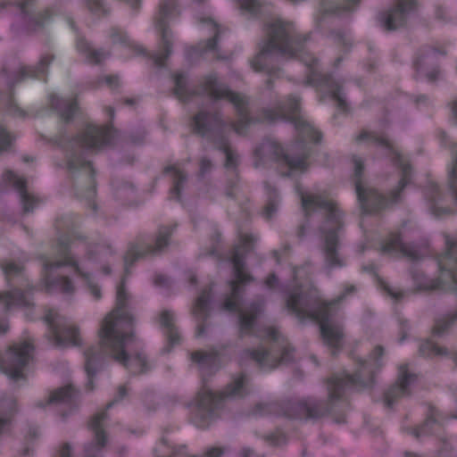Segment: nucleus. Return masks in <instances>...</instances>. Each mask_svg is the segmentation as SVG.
<instances>
[{
  "label": "nucleus",
  "instance_id": "2",
  "mask_svg": "<svg viewBox=\"0 0 457 457\" xmlns=\"http://www.w3.org/2000/svg\"><path fill=\"white\" fill-rule=\"evenodd\" d=\"M267 40L260 46L259 53L252 60V66L255 71H262L273 54H282L289 56H298L305 63L310 72L308 83L320 84L324 95L331 97L339 106H344L345 100L338 82L330 78H322L316 59L305 52L303 43L294 37V29L291 24L282 21H276L267 29Z\"/></svg>",
  "mask_w": 457,
  "mask_h": 457
},
{
  "label": "nucleus",
  "instance_id": "22",
  "mask_svg": "<svg viewBox=\"0 0 457 457\" xmlns=\"http://www.w3.org/2000/svg\"><path fill=\"white\" fill-rule=\"evenodd\" d=\"M0 303L4 304L7 309H12L29 304V298L19 291L12 290L1 294Z\"/></svg>",
  "mask_w": 457,
  "mask_h": 457
},
{
  "label": "nucleus",
  "instance_id": "18",
  "mask_svg": "<svg viewBox=\"0 0 457 457\" xmlns=\"http://www.w3.org/2000/svg\"><path fill=\"white\" fill-rule=\"evenodd\" d=\"M438 265L457 289V242L447 241V253L438 259Z\"/></svg>",
  "mask_w": 457,
  "mask_h": 457
},
{
  "label": "nucleus",
  "instance_id": "1",
  "mask_svg": "<svg viewBox=\"0 0 457 457\" xmlns=\"http://www.w3.org/2000/svg\"><path fill=\"white\" fill-rule=\"evenodd\" d=\"M126 298V290L124 285H121L117 288L116 309L101 324L98 332L100 345L86 353L85 369L89 378L96 371L95 365H100L107 352L133 372L142 373L148 370L146 358L140 352V342L129 333L133 318L125 309Z\"/></svg>",
  "mask_w": 457,
  "mask_h": 457
},
{
  "label": "nucleus",
  "instance_id": "8",
  "mask_svg": "<svg viewBox=\"0 0 457 457\" xmlns=\"http://www.w3.org/2000/svg\"><path fill=\"white\" fill-rule=\"evenodd\" d=\"M45 320L51 328V336L55 345L68 347L81 344L80 334L76 326L64 317L60 316L56 311H48L45 315Z\"/></svg>",
  "mask_w": 457,
  "mask_h": 457
},
{
  "label": "nucleus",
  "instance_id": "4",
  "mask_svg": "<svg viewBox=\"0 0 457 457\" xmlns=\"http://www.w3.org/2000/svg\"><path fill=\"white\" fill-rule=\"evenodd\" d=\"M299 195L303 209L307 213L320 211L326 214L327 219L321 228L325 241L326 262L329 268L341 266L343 262L337 255V249L338 246V233L343 223L342 213L338 210L337 204L324 191L320 189L306 192L299 191Z\"/></svg>",
  "mask_w": 457,
  "mask_h": 457
},
{
  "label": "nucleus",
  "instance_id": "35",
  "mask_svg": "<svg viewBox=\"0 0 457 457\" xmlns=\"http://www.w3.org/2000/svg\"><path fill=\"white\" fill-rule=\"evenodd\" d=\"M61 104H54L53 103V104L55 105V107L57 109H59V111L61 112L62 115L65 118V119H70L71 114H72V112H73V109L75 108V104L73 103H68L67 100H64V99H62L61 100Z\"/></svg>",
  "mask_w": 457,
  "mask_h": 457
},
{
  "label": "nucleus",
  "instance_id": "19",
  "mask_svg": "<svg viewBox=\"0 0 457 457\" xmlns=\"http://www.w3.org/2000/svg\"><path fill=\"white\" fill-rule=\"evenodd\" d=\"M104 419V414L96 415L91 421V428L96 434V445H87L85 448L84 457H97L102 451V448L105 445V440L103 431L101 430L102 421Z\"/></svg>",
  "mask_w": 457,
  "mask_h": 457
},
{
  "label": "nucleus",
  "instance_id": "30",
  "mask_svg": "<svg viewBox=\"0 0 457 457\" xmlns=\"http://www.w3.org/2000/svg\"><path fill=\"white\" fill-rule=\"evenodd\" d=\"M193 360L200 366L214 365L216 356L213 353H195L192 356Z\"/></svg>",
  "mask_w": 457,
  "mask_h": 457
},
{
  "label": "nucleus",
  "instance_id": "62",
  "mask_svg": "<svg viewBox=\"0 0 457 457\" xmlns=\"http://www.w3.org/2000/svg\"><path fill=\"white\" fill-rule=\"evenodd\" d=\"M106 82H107L108 84H112V78H108V79H107V80H106Z\"/></svg>",
  "mask_w": 457,
  "mask_h": 457
},
{
  "label": "nucleus",
  "instance_id": "36",
  "mask_svg": "<svg viewBox=\"0 0 457 457\" xmlns=\"http://www.w3.org/2000/svg\"><path fill=\"white\" fill-rule=\"evenodd\" d=\"M240 4L242 10L249 14H254L259 9L258 0H237Z\"/></svg>",
  "mask_w": 457,
  "mask_h": 457
},
{
  "label": "nucleus",
  "instance_id": "7",
  "mask_svg": "<svg viewBox=\"0 0 457 457\" xmlns=\"http://www.w3.org/2000/svg\"><path fill=\"white\" fill-rule=\"evenodd\" d=\"M33 346L24 341L12 345L0 361V371L11 380L18 381L25 378V368L31 358Z\"/></svg>",
  "mask_w": 457,
  "mask_h": 457
},
{
  "label": "nucleus",
  "instance_id": "11",
  "mask_svg": "<svg viewBox=\"0 0 457 457\" xmlns=\"http://www.w3.org/2000/svg\"><path fill=\"white\" fill-rule=\"evenodd\" d=\"M380 356H382V349L376 348L373 356L361 364L358 373L355 375L345 374L339 378H333L330 381L331 389L337 390L346 386L359 387L360 386H368L364 379L378 367Z\"/></svg>",
  "mask_w": 457,
  "mask_h": 457
},
{
  "label": "nucleus",
  "instance_id": "56",
  "mask_svg": "<svg viewBox=\"0 0 457 457\" xmlns=\"http://www.w3.org/2000/svg\"><path fill=\"white\" fill-rule=\"evenodd\" d=\"M275 277L272 276L271 278H270L268 280H267V284L270 286V287H272V280H275Z\"/></svg>",
  "mask_w": 457,
  "mask_h": 457
},
{
  "label": "nucleus",
  "instance_id": "23",
  "mask_svg": "<svg viewBox=\"0 0 457 457\" xmlns=\"http://www.w3.org/2000/svg\"><path fill=\"white\" fill-rule=\"evenodd\" d=\"M384 251L388 253H403L411 258H417L412 246L403 242L399 236H394L385 245Z\"/></svg>",
  "mask_w": 457,
  "mask_h": 457
},
{
  "label": "nucleus",
  "instance_id": "16",
  "mask_svg": "<svg viewBox=\"0 0 457 457\" xmlns=\"http://www.w3.org/2000/svg\"><path fill=\"white\" fill-rule=\"evenodd\" d=\"M356 192L360 205L364 212H373L386 207L387 203L373 188L361 181L356 182Z\"/></svg>",
  "mask_w": 457,
  "mask_h": 457
},
{
  "label": "nucleus",
  "instance_id": "26",
  "mask_svg": "<svg viewBox=\"0 0 457 457\" xmlns=\"http://www.w3.org/2000/svg\"><path fill=\"white\" fill-rule=\"evenodd\" d=\"M359 0H323L321 10L325 12H337L338 9L351 10Z\"/></svg>",
  "mask_w": 457,
  "mask_h": 457
},
{
  "label": "nucleus",
  "instance_id": "42",
  "mask_svg": "<svg viewBox=\"0 0 457 457\" xmlns=\"http://www.w3.org/2000/svg\"><path fill=\"white\" fill-rule=\"evenodd\" d=\"M170 446L167 445L166 442H162L156 448L157 457H166L167 453H170Z\"/></svg>",
  "mask_w": 457,
  "mask_h": 457
},
{
  "label": "nucleus",
  "instance_id": "29",
  "mask_svg": "<svg viewBox=\"0 0 457 457\" xmlns=\"http://www.w3.org/2000/svg\"><path fill=\"white\" fill-rule=\"evenodd\" d=\"M212 117L204 112L198 113L194 119V126L195 130L204 135L209 128L212 127Z\"/></svg>",
  "mask_w": 457,
  "mask_h": 457
},
{
  "label": "nucleus",
  "instance_id": "45",
  "mask_svg": "<svg viewBox=\"0 0 457 457\" xmlns=\"http://www.w3.org/2000/svg\"><path fill=\"white\" fill-rule=\"evenodd\" d=\"M73 449L71 445L65 444L60 449V457H71Z\"/></svg>",
  "mask_w": 457,
  "mask_h": 457
},
{
  "label": "nucleus",
  "instance_id": "41",
  "mask_svg": "<svg viewBox=\"0 0 457 457\" xmlns=\"http://www.w3.org/2000/svg\"><path fill=\"white\" fill-rule=\"evenodd\" d=\"M141 254H142V253L138 249V247H136V246L131 247L125 257L126 266L130 262V259H136L137 257L140 256Z\"/></svg>",
  "mask_w": 457,
  "mask_h": 457
},
{
  "label": "nucleus",
  "instance_id": "51",
  "mask_svg": "<svg viewBox=\"0 0 457 457\" xmlns=\"http://www.w3.org/2000/svg\"><path fill=\"white\" fill-rule=\"evenodd\" d=\"M452 117L454 122L457 123V102L453 103L451 106Z\"/></svg>",
  "mask_w": 457,
  "mask_h": 457
},
{
  "label": "nucleus",
  "instance_id": "31",
  "mask_svg": "<svg viewBox=\"0 0 457 457\" xmlns=\"http://www.w3.org/2000/svg\"><path fill=\"white\" fill-rule=\"evenodd\" d=\"M210 294L206 292H203L201 295L197 298L195 305H194V313L196 316H201L205 313L208 309V302H209Z\"/></svg>",
  "mask_w": 457,
  "mask_h": 457
},
{
  "label": "nucleus",
  "instance_id": "63",
  "mask_svg": "<svg viewBox=\"0 0 457 457\" xmlns=\"http://www.w3.org/2000/svg\"><path fill=\"white\" fill-rule=\"evenodd\" d=\"M120 393L121 395H124V394H125V389H124V388H120Z\"/></svg>",
  "mask_w": 457,
  "mask_h": 457
},
{
  "label": "nucleus",
  "instance_id": "17",
  "mask_svg": "<svg viewBox=\"0 0 457 457\" xmlns=\"http://www.w3.org/2000/svg\"><path fill=\"white\" fill-rule=\"evenodd\" d=\"M413 0H399L395 9L380 17L381 26L387 30L398 28L403 23L406 15L413 9Z\"/></svg>",
  "mask_w": 457,
  "mask_h": 457
},
{
  "label": "nucleus",
  "instance_id": "20",
  "mask_svg": "<svg viewBox=\"0 0 457 457\" xmlns=\"http://www.w3.org/2000/svg\"><path fill=\"white\" fill-rule=\"evenodd\" d=\"M5 176L6 179L19 190L24 210L32 211L38 203V200L25 189V180L23 178L12 171H8Z\"/></svg>",
  "mask_w": 457,
  "mask_h": 457
},
{
  "label": "nucleus",
  "instance_id": "28",
  "mask_svg": "<svg viewBox=\"0 0 457 457\" xmlns=\"http://www.w3.org/2000/svg\"><path fill=\"white\" fill-rule=\"evenodd\" d=\"M77 48L84 54L89 62H99L104 59V54L100 50L94 49L86 40L79 39L77 43Z\"/></svg>",
  "mask_w": 457,
  "mask_h": 457
},
{
  "label": "nucleus",
  "instance_id": "58",
  "mask_svg": "<svg viewBox=\"0 0 457 457\" xmlns=\"http://www.w3.org/2000/svg\"><path fill=\"white\" fill-rule=\"evenodd\" d=\"M176 83H177L178 87H180V86H181V81H180V78H179V77H177V78H176Z\"/></svg>",
  "mask_w": 457,
  "mask_h": 457
},
{
  "label": "nucleus",
  "instance_id": "3",
  "mask_svg": "<svg viewBox=\"0 0 457 457\" xmlns=\"http://www.w3.org/2000/svg\"><path fill=\"white\" fill-rule=\"evenodd\" d=\"M71 248L62 242L56 251V259L46 258L43 261L42 285L48 292H61L71 294L74 292L76 285L85 286L89 293L97 299L101 295L100 288L86 270L100 267L96 260L89 257L79 262L71 257Z\"/></svg>",
  "mask_w": 457,
  "mask_h": 457
},
{
  "label": "nucleus",
  "instance_id": "32",
  "mask_svg": "<svg viewBox=\"0 0 457 457\" xmlns=\"http://www.w3.org/2000/svg\"><path fill=\"white\" fill-rule=\"evenodd\" d=\"M420 352L424 355H441L445 351L432 341H427L420 346Z\"/></svg>",
  "mask_w": 457,
  "mask_h": 457
},
{
  "label": "nucleus",
  "instance_id": "6",
  "mask_svg": "<svg viewBox=\"0 0 457 457\" xmlns=\"http://www.w3.org/2000/svg\"><path fill=\"white\" fill-rule=\"evenodd\" d=\"M248 245L244 242L242 246L237 248L232 258V265L235 278L231 282V295L226 300L225 308L229 312H238L240 313V322L245 330L253 328L260 310L255 305L242 307L239 299V284L248 281L249 276L244 269V253L248 249Z\"/></svg>",
  "mask_w": 457,
  "mask_h": 457
},
{
  "label": "nucleus",
  "instance_id": "40",
  "mask_svg": "<svg viewBox=\"0 0 457 457\" xmlns=\"http://www.w3.org/2000/svg\"><path fill=\"white\" fill-rule=\"evenodd\" d=\"M21 270V267L14 262H8L4 266V271L7 276L18 274Z\"/></svg>",
  "mask_w": 457,
  "mask_h": 457
},
{
  "label": "nucleus",
  "instance_id": "61",
  "mask_svg": "<svg viewBox=\"0 0 457 457\" xmlns=\"http://www.w3.org/2000/svg\"><path fill=\"white\" fill-rule=\"evenodd\" d=\"M202 170H206V167H205V162H204V161L202 162Z\"/></svg>",
  "mask_w": 457,
  "mask_h": 457
},
{
  "label": "nucleus",
  "instance_id": "33",
  "mask_svg": "<svg viewBox=\"0 0 457 457\" xmlns=\"http://www.w3.org/2000/svg\"><path fill=\"white\" fill-rule=\"evenodd\" d=\"M457 159L452 163V166L448 170V182L449 187L453 191L455 201L457 203Z\"/></svg>",
  "mask_w": 457,
  "mask_h": 457
},
{
  "label": "nucleus",
  "instance_id": "46",
  "mask_svg": "<svg viewBox=\"0 0 457 457\" xmlns=\"http://www.w3.org/2000/svg\"><path fill=\"white\" fill-rule=\"evenodd\" d=\"M224 154L227 158V165L233 166L235 164V162H234V154L232 153V151L228 148H225Z\"/></svg>",
  "mask_w": 457,
  "mask_h": 457
},
{
  "label": "nucleus",
  "instance_id": "37",
  "mask_svg": "<svg viewBox=\"0 0 457 457\" xmlns=\"http://www.w3.org/2000/svg\"><path fill=\"white\" fill-rule=\"evenodd\" d=\"M12 137L0 126V153L7 150L11 145Z\"/></svg>",
  "mask_w": 457,
  "mask_h": 457
},
{
  "label": "nucleus",
  "instance_id": "34",
  "mask_svg": "<svg viewBox=\"0 0 457 457\" xmlns=\"http://www.w3.org/2000/svg\"><path fill=\"white\" fill-rule=\"evenodd\" d=\"M8 414L4 417L0 415V436L7 431L11 425L10 416L14 411L15 404L13 402H10L7 404Z\"/></svg>",
  "mask_w": 457,
  "mask_h": 457
},
{
  "label": "nucleus",
  "instance_id": "47",
  "mask_svg": "<svg viewBox=\"0 0 457 457\" xmlns=\"http://www.w3.org/2000/svg\"><path fill=\"white\" fill-rule=\"evenodd\" d=\"M171 170L174 171V177L176 179H178V181L176 182L175 187H174V191H176L178 193V191L179 189V182L183 179V176L177 168H171Z\"/></svg>",
  "mask_w": 457,
  "mask_h": 457
},
{
  "label": "nucleus",
  "instance_id": "25",
  "mask_svg": "<svg viewBox=\"0 0 457 457\" xmlns=\"http://www.w3.org/2000/svg\"><path fill=\"white\" fill-rule=\"evenodd\" d=\"M174 314L170 311H163L160 314L161 325L166 328L169 343L172 345L179 342V337L173 328Z\"/></svg>",
  "mask_w": 457,
  "mask_h": 457
},
{
  "label": "nucleus",
  "instance_id": "24",
  "mask_svg": "<svg viewBox=\"0 0 457 457\" xmlns=\"http://www.w3.org/2000/svg\"><path fill=\"white\" fill-rule=\"evenodd\" d=\"M203 29L214 34V38L210 39L204 46H200L197 51L200 53L214 51L217 46V37L220 34L218 24L212 18H208L203 21Z\"/></svg>",
  "mask_w": 457,
  "mask_h": 457
},
{
  "label": "nucleus",
  "instance_id": "59",
  "mask_svg": "<svg viewBox=\"0 0 457 457\" xmlns=\"http://www.w3.org/2000/svg\"><path fill=\"white\" fill-rule=\"evenodd\" d=\"M127 1H128V2H129L131 4L135 5V4H137V2H138L139 0H127Z\"/></svg>",
  "mask_w": 457,
  "mask_h": 457
},
{
  "label": "nucleus",
  "instance_id": "64",
  "mask_svg": "<svg viewBox=\"0 0 457 457\" xmlns=\"http://www.w3.org/2000/svg\"><path fill=\"white\" fill-rule=\"evenodd\" d=\"M70 167H71V168H73V167H75V164H74V163H72V162H71V163H70Z\"/></svg>",
  "mask_w": 457,
  "mask_h": 457
},
{
  "label": "nucleus",
  "instance_id": "52",
  "mask_svg": "<svg viewBox=\"0 0 457 457\" xmlns=\"http://www.w3.org/2000/svg\"><path fill=\"white\" fill-rule=\"evenodd\" d=\"M8 329V322L5 320H0V333H4Z\"/></svg>",
  "mask_w": 457,
  "mask_h": 457
},
{
  "label": "nucleus",
  "instance_id": "49",
  "mask_svg": "<svg viewBox=\"0 0 457 457\" xmlns=\"http://www.w3.org/2000/svg\"><path fill=\"white\" fill-rule=\"evenodd\" d=\"M307 278V272L305 269H298L295 271V282H298V280Z\"/></svg>",
  "mask_w": 457,
  "mask_h": 457
},
{
  "label": "nucleus",
  "instance_id": "10",
  "mask_svg": "<svg viewBox=\"0 0 457 457\" xmlns=\"http://www.w3.org/2000/svg\"><path fill=\"white\" fill-rule=\"evenodd\" d=\"M244 384L245 378L243 376L237 377L233 381V384L219 396L215 395L209 387L204 386L198 392L194 406L199 411H203V415L207 414L217 405L218 399L241 396L243 395Z\"/></svg>",
  "mask_w": 457,
  "mask_h": 457
},
{
  "label": "nucleus",
  "instance_id": "53",
  "mask_svg": "<svg viewBox=\"0 0 457 457\" xmlns=\"http://www.w3.org/2000/svg\"><path fill=\"white\" fill-rule=\"evenodd\" d=\"M354 164H355V170L356 174L359 175L361 170V159H354Z\"/></svg>",
  "mask_w": 457,
  "mask_h": 457
},
{
  "label": "nucleus",
  "instance_id": "5",
  "mask_svg": "<svg viewBox=\"0 0 457 457\" xmlns=\"http://www.w3.org/2000/svg\"><path fill=\"white\" fill-rule=\"evenodd\" d=\"M287 307L300 319L310 317L317 320L322 337L328 345L333 348L341 345L343 332L337 318L336 303H324L319 311L314 312L309 310L308 300L305 296L295 294L287 299Z\"/></svg>",
  "mask_w": 457,
  "mask_h": 457
},
{
  "label": "nucleus",
  "instance_id": "57",
  "mask_svg": "<svg viewBox=\"0 0 457 457\" xmlns=\"http://www.w3.org/2000/svg\"><path fill=\"white\" fill-rule=\"evenodd\" d=\"M235 130H236L238 134H242V133H243V129H242L240 127H238V126H236V127H235Z\"/></svg>",
  "mask_w": 457,
  "mask_h": 457
},
{
  "label": "nucleus",
  "instance_id": "48",
  "mask_svg": "<svg viewBox=\"0 0 457 457\" xmlns=\"http://www.w3.org/2000/svg\"><path fill=\"white\" fill-rule=\"evenodd\" d=\"M264 334H265V337H270L274 340H276L278 338V331L273 328H265Z\"/></svg>",
  "mask_w": 457,
  "mask_h": 457
},
{
  "label": "nucleus",
  "instance_id": "50",
  "mask_svg": "<svg viewBox=\"0 0 457 457\" xmlns=\"http://www.w3.org/2000/svg\"><path fill=\"white\" fill-rule=\"evenodd\" d=\"M185 454H186V448L180 447L179 449L173 451L172 457H184Z\"/></svg>",
  "mask_w": 457,
  "mask_h": 457
},
{
  "label": "nucleus",
  "instance_id": "9",
  "mask_svg": "<svg viewBox=\"0 0 457 457\" xmlns=\"http://www.w3.org/2000/svg\"><path fill=\"white\" fill-rule=\"evenodd\" d=\"M179 12L175 0H163L161 4L159 13L156 17L155 27L162 35V54L154 56V62L161 65L163 60L170 54L171 32L168 29V23L176 17Z\"/></svg>",
  "mask_w": 457,
  "mask_h": 457
},
{
  "label": "nucleus",
  "instance_id": "44",
  "mask_svg": "<svg viewBox=\"0 0 457 457\" xmlns=\"http://www.w3.org/2000/svg\"><path fill=\"white\" fill-rule=\"evenodd\" d=\"M89 8L94 12H98L103 9L101 0H87Z\"/></svg>",
  "mask_w": 457,
  "mask_h": 457
},
{
  "label": "nucleus",
  "instance_id": "38",
  "mask_svg": "<svg viewBox=\"0 0 457 457\" xmlns=\"http://www.w3.org/2000/svg\"><path fill=\"white\" fill-rule=\"evenodd\" d=\"M411 380H413V377L412 375H409L407 373H403L399 380H398V383H397V390L399 392V394H403L404 393V390H405V387L407 386L408 383H410Z\"/></svg>",
  "mask_w": 457,
  "mask_h": 457
},
{
  "label": "nucleus",
  "instance_id": "54",
  "mask_svg": "<svg viewBox=\"0 0 457 457\" xmlns=\"http://www.w3.org/2000/svg\"><path fill=\"white\" fill-rule=\"evenodd\" d=\"M289 354V352L287 350L285 351V353H283L281 359H280V362H287L289 361V357L287 356Z\"/></svg>",
  "mask_w": 457,
  "mask_h": 457
},
{
  "label": "nucleus",
  "instance_id": "15",
  "mask_svg": "<svg viewBox=\"0 0 457 457\" xmlns=\"http://www.w3.org/2000/svg\"><path fill=\"white\" fill-rule=\"evenodd\" d=\"M204 90L215 98H226L231 102L238 112H243L245 105V96L229 91L224 85L219 83L216 76H209L204 83Z\"/></svg>",
  "mask_w": 457,
  "mask_h": 457
},
{
  "label": "nucleus",
  "instance_id": "14",
  "mask_svg": "<svg viewBox=\"0 0 457 457\" xmlns=\"http://www.w3.org/2000/svg\"><path fill=\"white\" fill-rule=\"evenodd\" d=\"M110 127L88 126L85 132L77 138V144L87 149H96L110 143L112 138Z\"/></svg>",
  "mask_w": 457,
  "mask_h": 457
},
{
  "label": "nucleus",
  "instance_id": "60",
  "mask_svg": "<svg viewBox=\"0 0 457 457\" xmlns=\"http://www.w3.org/2000/svg\"><path fill=\"white\" fill-rule=\"evenodd\" d=\"M28 4H29V3H28V2H26V3H20V5H21L22 8H24V7H25L26 5H28Z\"/></svg>",
  "mask_w": 457,
  "mask_h": 457
},
{
  "label": "nucleus",
  "instance_id": "27",
  "mask_svg": "<svg viewBox=\"0 0 457 457\" xmlns=\"http://www.w3.org/2000/svg\"><path fill=\"white\" fill-rule=\"evenodd\" d=\"M75 391L71 386L61 387L58 390L52 392L47 399L48 404H57L69 402L73 398Z\"/></svg>",
  "mask_w": 457,
  "mask_h": 457
},
{
  "label": "nucleus",
  "instance_id": "43",
  "mask_svg": "<svg viewBox=\"0 0 457 457\" xmlns=\"http://www.w3.org/2000/svg\"><path fill=\"white\" fill-rule=\"evenodd\" d=\"M253 358L260 363L264 364L266 361L270 358V353L265 351H258L253 353Z\"/></svg>",
  "mask_w": 457,
  "mask_h": 457
},
{
  "label": "nucleus",
  "instance_id": "21",
  "mask_svg": "<svg viewBox=\"0 0 457 457\" xmlns=\"http://www.w3.org/2000/svg\"><path fill=\"white\" fill-rule=\"evenodd\" d=\"M282 166L287 168V171L284 172L287 176H295L299 172L303 171L307 168L305 158L303 156H292L289 152H287L279 160Z\"/></svg>",
  "mask_w": 457,
  "mask_h": 457
},
{
  "label": "nucleus",
  "instance_id": "13",
  "mask_svg": "<svg viewBox=\"0 0 457 457\" xmlns=\"http://www.w3.org/2000/svg\"><path fill=\"white\" fill-rule=\"evenodd\" d=\"M360 140H369L378 144V145L385 148L386 151L391 155H393L394 158H395L399 162V165L401 166L402 169L403 177L399 183V188L396 191L393 192L391 196V201L396 202L399 198V190L403 189L408 183L409 171L407 164L399 155L398 152L389 143L388 139L384 136L378 135L373 131H365L360 135Z\"/></svg>",
  "mask_w": 457,
  "mask_h": 457
},
{
  "label": "nucleus",
  "instance_id": "55",
  "mask_svg": "<svg viewBox=\"0 0 457 457\" xmlns=\"http://www.w3.org/2000/svg\"><path fill=\"white\" fill-rule=\"evenodd\" d=\"M273 212V208L271 209L270 206L266 208L265 210V213L268 217H270L271 216V213Z\"/></svg>",
  "mask_w": 457,
  "mask_h": 457
},
{
  "label": "nucleus",
  "instance_id": "39",
  "mask_svg": "<svg viewBox=\"0 0 457 457\" xmlns=\"http://www.w3.org/2000/svg\"><path fill=\"white\" fill-rule=\"evenodd\" d=\"M168 236L169 232L167 229H164L163 231H160V234L156 239L155 247L157 250H161L162 247H164L168 244Z\"/></svg>",
  "mask_w": 457,
  "mask_h": 457
},
{
  "label": "nucleus",
  "instance_id": "12",
  "mask_svg": "<svg viewBox=\"0 0 457 457\" xmlns=\"http://www.w3.org/2000/svg\"><path fill=\"white\" fill-rule=\"evenodd\" d=\"M299 100L296 97L290 99L287 106L279 107L277 113L274 116L269 117L270 120L276 118H281L295 122L296 127L301 132L310 140L318 142L320 134L309 121L304 120L302 116H299Z\"/></svg>",
  "mask_w": 457,
  "mask_h": 457
}]
</instances>
